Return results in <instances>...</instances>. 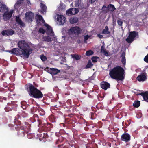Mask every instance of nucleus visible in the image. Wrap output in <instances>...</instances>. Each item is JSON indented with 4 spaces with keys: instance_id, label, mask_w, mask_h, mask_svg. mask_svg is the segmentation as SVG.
Listing matches in <instances>:
<instances>
[{
    "instance_id": "obj_9",
    "label": "nucleus",
    "mask_w": 148,
    "mask_h": 148,
    "mask_svg": "<svg viewBox=\"0 0 148 148\" xmlns=\"http://www.w3.org/2000/svg\"><path fill=\"white\" fill-rule=\"evenodd\" d=\"M25 19L26 21L28 22L32 21L34 18V14L31 12H28L25 14Z\"/></svg>"
},
{
    "instance_id": "obj_42",
    "label": "nucleus",
    "mask_w": 148,
    "mask_h": 148,
    "mask_svg": "<svg viewBox=\"0 0 148 148\" xmlns=\"http://www.w3.org/2000/svg\"><path fill=\"white\" fill-rule=\"evenodd\" d=\"M90 1L91 2V3H93L96 0H90Z\"/></svg>"
},
{
    "instance_id": "obj_16",
    "label": "nucleus",
    "mask_w": 148,
    "mask_h": 148,
    "mask_svg": "<svg viewBox=\"0 0 148 148\" xmlns=\"http://www.w3.org/2000/svg\"><path fill=\"white\" fill-rule=\"evenodd\" d=\"M24 0H18L17 2L15 4L14 6V8L16 9H18L20 6V5L23 3Z\"/></svg>"
},
{
    "instance_id": "obj_15",
    "label": "nucleus",
    "mask_w": 148,
    "mask_h": 148,
    "mask_svg": "<svg viewBox=\"0 0 148 148\" xmlns=\"http://www.w3.org/2000/svg\"><path fill=\"white\" fill-rule=\"evenodd\" d=\"M137 79L139 81H143L146 79V77L145 74H142L137 77Z\"/></svg>"
},
{
    "instance_id": "obj_37",
    "label": "nucleus",
    "mask_w": 148,
    "mask_h": 148,
    "mask_svg": "<svg viewBox=\"0 0 148 148\" xmlns=\"http://www.w3.org/2000/svg\"><path fill=\"white\" fill-rule=\"evenodd\" d=\"M117 23L119 25L121 26L123 23V22L121 20H118L117 21Z\"/></svg>"
},
{
    "instance_id": "obj_17",
    "label": "nucleus",
    "mask_w": 148,
    "mask_h": 148,
    "mask_svg": "<svg viewBox=\"0 0 148 148\" xmlns=\"http://www.w3.org/2000/svg\"><path fill=\"white\" fill-rule=\"evenodd\" d=\"M143 97L144 99L146 101L148 102V92L144 93H141L140 94Z\"/></svg>"
},
{
    "instance_id": "obj_30",
    "label": "nucleus",
    "mask_w": 148,
    "mask_h": 148,
    "mask_svg": "<svg viewBox=\"0 0 148 148\" xmlns=\"http://www.w3.org/2000/svg\"><path fill=\"white\" fill-rule=\"evenodd\" d=\"M93 65V64L91 61L88 62L86 66V68H90Z\"/></svg>"
},
{
    "instance_id": "obj_7",
    "label": "nucleus",
    "mask_w": 148,
    "mask_h": 148,
    "mask_svg": "<svg viewBox=\"0 0 148 148\" xmlns=\"http://www.w3.org/2000/svg\"><path fill=\"white\" fill-rule=\"evenodd\" d=\"M57 23L59 25H63L66 21V18L62 15L58 14L56 16Z\"/></svg>"
},
{
    "instance_id": "obj_36",
    "label": "nucleus",
    "mask_w": 148,
    "mask_h": 148,
    "mask_svg": "<svg viewBox=\"0 0 148 148\" xmlns=\"http://www.w3.org/2000/svg\"><path fill=\"white\" fill-rule=\"evenodd\" d=\"M40 58L41 60L43 61H45L47 59L46 57L43 55L40 56Z\"/></svg>"
},
{
    "instance_id": "obj_20",
    "label": "nucleus",
    "mask_w": 148,
    "mask_h": 148,
    "mask_svg": "<svg viewBox=\"0 0 148 148\" xmlns=\"http://www.w3.org/2000/svg\"><path fill=\"white\" fill-rule=\"evenodd\" d=\"M40 6L42 11H45L47 8L45 5L44 2H41L40 3Z\"/></svg>"
},
{
    "instance_id": "obj_35",
    "label": "nucleus",
    "mask_w": 148,
    "mask_h": 148,
    "mask_svg": "<svg viewBox=\"0 0 148 148\" xmlns=\"http://www.w3.org/2000/svg\"><path fill=\"white\" fill-rule=\"evenodd\" d=\"M76 6L79 7L80 6V0H78L77 1L75 2V3Z\"/></svg>"
},
{
    "instance_id": "obj_10",
    "label": "nucleus",
    "mask_w": 148,
    "mask_h": 148,
    "mask_svg": "<svg viewBox=\"0 0 148 148\" xmlns=\"http://www.w3.org/2000/svg\"><path fill=\"white\" fill-rule=\"evenodd\" d=\"M101 88L105 90L109 88L110 87V84L106 82H101Z\"/></svg>"
},
{
    "instance_id": "obj_23",
    "label": "nucleus",
    "mask_w": 148,
    "mask_h": 148,
    "mask_svg": "<svg viewBox=\"0 0 148 148\" xmlns=\"http://www.w3.org/2000/svg\"><path fill=\"white\" fill-rule=\"evenodd\" d=\"M110 33V32L108 31V27L107 26H106L105 28L103 31V33L105 34H109Z\"/></svg>"
},
{
    "instance_id": "obj_6",
    "label": "nucleus",
    "mask_w": 148,
    "mask_h": 148,
    "mask_svg": "<svg viewBox=\"0 0 148 148\" xmlns=\"http://www.w3.org/2000/svg\"><path fill=\"white\" fill-rule=\"evenodd\" d=\"M82 31L81 29L77 26L71 27L68 31L69 34L71 35H77L80 34Z\"/></svg>"
},
{
    "instance_id": "obj_44",
    "label": "nucleus",
    "mask_w": 148,
    "mask_h": 148,
    "mask_svg": "<svg viewBox=\"0 0 148 148\" xmlns=\"http://www.w3.org/2000/svg\"><path fill=\"white\" fill-rule=\"evenodd\" d=\"M62 38H64V37L62 36Z\"/></svg>"
},
{
    "instance_id": "obj_26",
    "label": "nucleus",
    "mask_w": 148,
    "mask_h": 148,
    "mask_svg": "<svg viewBox=\"0 0 148 148\" xmlns=\"http://www.w3.org/2000/svg\"><path fill=\"white\" fill-rule=\"evenodd\" d=\"M71 56L73 58H74L76 60H79L80 58V56L77 55H71Z\"/></svg>"
},
{
    "instance_id": "obj_32",
    "label": "nucleus",
    "mask_w": 148,
    "mask_h": 148,
    "mask_svg": "<svg viewBox=\"0 0 148 148\" xmlns=\"http://www.w3.org/2000/svg\"><path fill=\"white\" fill-rule=\"evenodd\" d=\"M90 37V36L87 35L84 36V41L85 43L86 42V40Z\"/></svg>"
},
{
    "instance_id": "obj_4",
    "label": "nucleus",
    "mask_w": 148,
    "mask_h": 148,
    "mask_svg": "<svg viewBox=\"0 0 148 148\" xmlns=\"http://www.w3.org/2000/svg\"><path fill=\"white\" fill-rule=\"evenodd\" d=\"M30 90L29 95L31 96L36 98H41L43 95L41 92L33 86L32 84L29 85Z\"/></svg>"
},
{
    "instance_id": "obj_45",
    "label": "nucleus",
    "mask_w": 148,
    "mask_h": 148,
    "mask_svg": "<svg viewBox=\"0 0 148 148\" xmlns=\"http://www.w3.org/2000/svg\"><path fill=\"white\" fill-rule=\"evenodd\" d=\"M147 48L148 49V46L147 47Z\"/></svg>"
},
{
    "instance_id": "obj_31",
    "label": "nucleus",
    "mask_w": 148,
    "mask_h": 148,
    "mask_svg": "<svg viewBox=\"0 0 148 148\" xmlns=\"http://www.w3.org/2000/svg\"><path fill=\"white\" fill-rule=\"evenodd\" d=\"M64 8L65 6L63 5V3H61L58 8L60 10H62L63 9H64Z\"/></svg>"
},
{
    "instance_id": "obj_43",
    "label": "nucleus",
    "mask_w": 148,
    "mask_h": 148,
    "mask_svg": "<svg viewBox=\"0 0 148 148\" xmlns=\"http://www.w3.org/2000/svg\"><path fill=\"white\" fill-rule=\"evenodd\" d=\"M44 114H45V113H43L42 114H41V115H43Z\"/></svg>"
},
{
    "instance_id": "obj_34",
    "label": "nucleus",
    "mask_w": 148,
    "mask_h": 148,
    "mask_svg": "<svg viewBox=\"0 0 148 148\" xmlns=\"http://www.w3.org/2000/svg\"><path fill=\"white\" fill-rule=\"evenodd\" d=\"M24 2L26 3L28 5H31V3L29 0H24L23 1V3Z\"/></svg>"
},
{
    "instance_id": "obj_29",
    "label": "nucleus",
    "mask_w": 148,
    "mask_h": 148,
    "mask_svg": "<svg viewBox=\"0 0 148 148\" xmlns=\"http://www.w3.org/2000/svg\"><path fill=\"white\" fill-rule=\"evenodd\" d=\"M102 10L104 12H107L108 11V7H107L106 6L104 5L102 8Z\"/></svg>"
},
{
    "instance_id": "obj_11",
    "label": "nucleus",
    "mask_w": 148,
    "mask_h": 148,
    "mask_svg": "<svg viewBox=\"0 0 148 148\" xmlns=\"http://www.w3.org/2000/svg\"><path fill=\"white\" fill-rule=\"evenodd\" d=\"M121 139L122 140L128 141L130 140V136L128 134H124L122 136Z\"/></svg>"
},
{
    "instance_id": "obj_41",
    "label": "nucleus",
    "mask_w": 148,
    "mask_h": 148,
    "mask_svg": "<svg viewBox=\"0 0 148 148\" xmlns=\"http://www.w3.org/2000/svg\"><path fill=\"white\" fill-rule=\"evenodd\" d=\"M98 36L100 38H102L103 36L101 35H98Z\"/></svg>"
},
{
    "instance_id": "obj_1",
    "label": "nucleus",
    "mask_w": 148,
    "mask_h": 148,
    "mask_svg": "<svg viewBox=\"0 0 148 148\" xmlns=\"http://www.w3.org/2000/svg\"><path fill=\"white\" fill-rule=\"evenodd\" d=\"M18 46L21 50L18 48H15L8 52L16 55H23L24 57L28 58L32 51L27 43L24 41H21L18 43Z\"/></svg>"
},
{
    "instance_id": "obj_21",
    "label": "nucleus",
    "mask_w": 148,
    "mask_h": 148,
    "mask_svg": "<svg viewBox=\"0 0 148 148\" xmlns=\"http://www.w3.org/2000/svg\"><path fill=\"white\" fill-rule=\"evenodd\" d=\"M72 13L73 15L79 12V10L75 8H71Z\"/></svg>"
},
{
    "instance_id": "obj_19",
    "label": "nucleus",
    "mask_w": 148,
    "mask_h": 148,
    "mask_svg": "<svg viewBox=\"0 0 148 148\" xmlns=\"http://www.w3.org/2000/svg\"><path fill=\"white\" fill-rule=\"evenodd\" d=\"M70 23L72 24L77 23L78 21V19L77 18L72 17L70 18L69 20Z\"/></svg>"
},
{
    "instance_id": "obj_25",
    "label": "nucleus",
    "mask_w": 148,
    "mask_h": 148,
    "mask_svg": "<svg viewBox=\"0 0 148 148\" xmlns=\"http://www.w3.org/2000/svg\"><path fill=\"white\" fill-rule=\"evenodd\" d=\"M140 102L137 101H135L134 103L133 106L135 107H138L140 106Z\"/></svg>"
},
{
    "instance_id": "obj_14",
    "label": "nucleus",
    "mask_w": 148,
    "mask_h": 148,
    "mask_svg": "<svg viewBox=\"0 0 148 148\" xmlns=\"http://www.w3.org/2000/svg\"><path fill=\"white\" fill-rule=\"evenodd\" d=\"M60 71L56 69L50 68L49 69V73L52 75H56L60 72Z\"/></svg>"
},
{
    "instance_id": "obj_18",
    "label": "nucleus",
    "mask_w": 148,
    "mask_h": 148,
    "mask_svg": "<svg viewBox=\"0 0 148 148\" xmlns=\"http://www.w3.org/2000/svg\"><path fill=\"white\" fill-rule=\"evenodd\" d=\"M101 52L105 56H108V52L107 51L105 48L104 46H102L101 47Z\"/></svg>"
},
{
    "instance_id": "obj_5",
    "label": "nucleus",
    "mask_w": 148,
    "mask_h": 148,
    "mask_svg": "<svg viewBox=\"0 0 148 148\" xmlns=\"http://www.w3.org/2000/svg\"><path fill=\"white\" fill-rule=\"evenodd\" d=\"M1 6V11H5V12L3 15L4 19L6 20L9 19L12 15L13 12V10H12L8 11V8L4 3H1L0 5Z\"/></svg>"
},
{
    "instance_id": "obj_12",
    "label": "nucleus",
    "mask_w": 148,
    "mask_h": 148,
    "mask_svg": "<svg viewBox=\"0 0 148 148\" xmlns=\"http://www.w3.org/2000/svg\"><path fill=\"white\" fill-rule=\"evenodd\" d=\"M14 34V31L11 29L5 30L2 31V34L3 35L8 36L12 35Z\"/></svg>"
},
{
    "instance_id": "obj_3",
    "label": "nucleus",
    "mask_w": 148,
    "mask_h": 148,
    "mask_svg": "<svg viewBox=\"0 0 148 148\" xmlns=\"http://www.w3.org/2000/svg\"><path fill=\"white\" fill-rule=\"evenodd\" d=\"M109 74L112 79L118 80H122L124 78L125 72L123 68L118 66L110 71Z\"/></svg>"
},
{
    "instance_id": "obj_8",
    "label": "nucleus",
    "mask_w": 148,
    "mask_h": 148,
    "mask_svg": "<svg viewBox=\"0 0 148 148\" xmlns=\"http://www.w3.org/2000/svg\"><path fill=\"white\" fill-rule=\"evenodd\" d=\"M137 35L138 33L135 31L130 32L128 37L126 40V41L129 43L132 42Z\"/></svg>"
},
{
    "instance_id": "obj_40",
    "label": "nucleus",
    "mask_w": 148,
    "mask_h": 148,
    "mask_svg": "<svg viewBox=\"0 0 148 148\" xmlns=\"http://www.w3.org/2000/svg\"><path fill=\"white\" fill-rule=\"evenodd\" d=\"M125 53L124 52H123L122 53L121 55V58H125Z\"/></svg>"
},
{
    "instance_id": "obj_22",
    "label": "nucleus",
    "mask_w": 148,
    "mask_h": 148,
    "mask_svg": "<svg viewBox=\"0 0 148 148\" xmlns=\"http://www.w3.org/2000/svg\"><path fill=\"white\" fill-rule=\"evenodd\" d=\"M108 10L113 11L115 9V8L113 5L110 4L108 6Z\"/></svg>"
},
{
    "instance_id": "obj_13",
    "label": "nucleus",
    "mask_w": 148,
    "mask_h": 148,
    "mask_svg": "<svg viewBox=\"0 0 148 148\" xmlns=\"http://www.w3.org/2000/svg\"><path fill=\"white\" fill-rule=\"evenodd\" d=\"M16 20L17 23H18L21 27H24L25 24L21 20L19 16H16Z\"/></svg>"
},
{
    "instance_id": "obj_38",
    "label": "nucleus",
    "mask_w": 148,
    "mask_h": 148,
    "mask_svg": "<svg viewBox=\"0 0 148 148\" xmlns=\"http://www.w3.org/2000/svg\"><path fill=\"white\" fill-rule=\"evenodd\" d=\"M144 60L147 62H148V54L144 58Z\"/></svg>"
},
{
    "instance_id": "obj_2",
    "label": "nucleus",
    "mask_w": 148,
    "mask_h": 148,
    "mask_svg": "<svg viewBox=\"0 0 148 148\" xmlns=\"http://www.w3.org/2000/svg\"><path fill=\"white\" fill-rule=\"evenodd\" d=\"M36 18L38 24H44V25L47 28L46 32L47 36L43 37L44 40L47 42H50L52 40L55 41L56 40V37L51 27L48 24L45 23V21L43 19L42 16L37 15L36 16Z\"/></svg>"
},
{
    "instance_id": "obj_39",
    "label": "nucleus",
    "mask_w": 148,
    "mask_h": 148,
    "mask_svg": "<svg viewBox=\"0 0 148 148\" xmlns=\"http://www.w3.org/2000/svg\"><path fill=\"white\" fill-rule=\"evenodd\" d=\"M125 58H122L121 60V61L122 63L124 64L125 65Z\"/></svg>"
},
{
    "instance_id": "obj_33",
    "label": "nucleus",
    "mask_w": 148,
    "mask_h": 148,
    "mask_svg": "<svg viewBox=\"0 0 148 148\" xmlns=\"http://www.w3.org/2000/svg\"><path fill=\"white\" fill-rule=\"evenodd\" d=\"M39 32L42 34H44L45 32V31L42 28H40L39 29Z\"/></svg>"
},
{
    "instance_id": "obj_28",
    "label": "nucleus",
    "mask_w": 148,
    "mask_h": 148,
    "mask_svg": "<svg viewBox=\"0 0 148 148\" xmlns=\"http://www.w3.org/2000/svg\"><path fill=\"white\" fill-rule=\"evenodd\" d=\"M71 8L69 9L68 10L66 11V14L67 15L69 16H70L73 15L72 13Z\"/></svg>"
},
{
    "instance_id": "obj_27",
    "label": "nucleus",
    "mask_w": 148,
    "mask_h": 148,
    "mask_svg": "<svg viewBox=\"0 0 148 148\" xmlns=\"http://www.w3.org/2000/svg\"><path fill=\"white\" fill-rule=\"evenodd\" d=\"M94 53L91 50H89L86 52V56H89L92 55Z\"/></svg>"
},
{
    "instance_id": "obj_24",
    "label": "nucleus",
    "mask_w": 148,
    "mask_h": 148,
    "mask_svg": "<svg viewBox=\"0 0 148 148\" xmlns=\"http://www.w3.org/2000/svg\"><path fill=\"white\" fill-rule=\"evenodd\" d=\"M99 59V57L97 56H93L92 58V60L93 63H95L97 62Z\"/></svg>"
}]
</instances>
